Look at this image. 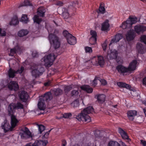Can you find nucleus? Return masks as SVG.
I'll return each instance as SVG.
<instances>
[{
	"label": "nucleus",
	"instance_id": "obj_12",
	"mask_svg": "<svg viewBox=\"0 0 146 146\" xmlns=\"http://www.w3.org/2000/svg\"><path fill=\"white\" fill-rule=\"evenodd\" d=\"M134 30L138 34L143 33L146 31V27L143 25H137L135 26Z\"/></svg>",
	"mask_w": 146,
	"mask_h": 146
},
{
	"label": "nucleus",
	"instance_id": "obj_43",
	"mask_svg": "<svg viewBox=\"0 0 146 146\" xmlns=\"http://www.w3.org/2000/svg\"><path fill=\"white\" fill-rule=\"evenodd\" d=\"M99 10V12L102 14H104L105 13V9L103 5L101 4L100 5Z\"/></svg>",
	"mask_w": 146,
	"mask_h": 146
},
{
	"label": "nucleus",
	"instance_id": "obj_34",
	"mask_svg": "<svg viewBox=\"0 0 146 146\" xmlns=\"http://www.w3.org/2000/svg\"><path fill=\"white\" fill-rule=\"evenodd\" d=\"M29 31L27 30L23 29L19 31L18 33V35L20 37L25 36L28 34Z\"/></svg>",
	"mask_w": 146,
	"mask_h": 146
},
{
	"label": "nucleus",
	"instance_id": "obj_39",
	"mask_svg": "<svg viewBox=\"0 0 146 146\" xmlns=\"http://www.w3.org/2000/svg\"><path fill=\"white\" fill-rule=\"evenodd\" d=\"M108 145V146H121L120 144L116 141H110Z\"/></svg>",
	"mask_w": 146,
	"mask_h": 146
},
{
	"label": "nucleus",
	"instance_id": "obj_50",
	"mask_svg": "<svg viewBox=\"0 0 146 146\" xmlns=\"http://www.w3.org/2000/svg\"><path fill=\"white\" fill-rule=\"evenodd\" d=\"M62 15L64 19H67L69 17V14L68 12H64L62 13Z\"/></svg>",
	"mask_w": 146,
	"mask_h": 146
},
{
	"label": "nucleus",
	"instance_id": "obj_21",
	"mask_svg": "<svg viewBox=\"0 0 146 146\" xmlns=\"http://www.w3.org/2000/svg\"><path fill=\"white\" fill-rule=\"evenodd\" d=\"M137 63V61L136 60H134L130 63L128 67L129 72L133 71L135 70Z\"/></svg>",
	"mask_w": 146,
	"mask_h": 146
},
{
	"label": "nucleus",
	"instance_id": "obj_19",
	"mask_svg": "<svg viewBox=\"0 0 146 146\" xmlns=\"http://www.w3.org/2000/svg\"><path fill=\"white\" fill-rule=\"evenodd\" d=\"M118 132L123 139L128 140H130L129 138L127 133L122 129L119 128L118 129Z\"/></svg>",
	"mask_w": 146,
	"mask_h": 146
},
{
	"label": "nucleus",
	"instance_id": "obj_46",
	"mask_svg": "<svg viewBox=\"0 0 146 146\" xmlns=\"http://www.w3.org/2000/svg\"><path fill=\"white\" fill-rule=\"evenodd\" d=\"M140 39L141 42H143L146 45V35H144L141 36Z\"/></svg>",
	"mask_w": 146,
	"mask_h": 146
},
{
	"label": "nucleus",
	"instance_id": "obj_48",
	"mask_svg": "<svg viewBox=\"0 0 146 146\" xmlns=\"http://www.w3.org/2000/svg\"><path fill=\"white\" fill-rule=\"evenodd\" d=\"M85 50L86 53H91L92 52V48L89 46H86L85 47Z\"/></svg>",
	"mask_w": 146,
	"mask_h": 146
},
{
	"label": "nucleus",
	"instance_id": "obj_49",
	"mask_svg": "<svg viewBox=\"0 0 146 146\" xmlns=\"http://www.w3.org/2000/svg\"><path fill=\"white\" fill-rule=\"evenodd\" d=\"M72 88L70 86H68L65 87L64 91L65 93H68L72 89Z\"/></svg>",
	"mask_w": 146,
	"mask_h": 146
},
{
	"label": "nucleus",
	"instance_id": "obj_51",
	"mask_svg": "<svg viewBox=\"0 0 146 146\" xmlns=\"http://www.w3.org/2000/svg\"><path fill=\"white\" fill-rule=\"evenodd\" d=\"M24 70V68L23 66H21L20 68L18 69L16 71V74H21L22 73Z\"/></svg>",
	"mask_w": 146,
	"mask_h": 146
},
{
	"label": "nucleus",
	"instance_id": "obj_37",
	"mask_svg": "<svg viewBox=\"0 0 146 146\" xmlns=\"http://www.w3.org/2000/svg\"><path fill=\"white\" fill-rule=\"evenodd\" d=\"M19 23V21L17 16L14 17L11 19L10 22V24L14 25H17Z\"/></svg>",
	"mask_w": 146,
	"mask_h": 146
},
{
	"label": "nucleus",
	"instance_id": "obj_41",
	"mask_svg": "<svg viewBox=\"0 0 146 146\" xmlns=\"http://www.w3.org/2000/svg\"><path fill=\"white\" fill-rule=\"evenodd\" d=\"M21 21L25 23L28 22L29 20L27 18V16L26 15H23L21 17Z\"/></svg>",
	"mask_w": 146,
	"mask_h": 146
},
{
	"label": "nucleus",
	"instance_id": "obj_56",
	"mask_svg": "<svg viewBox=\"0 0 146 146\" xmlns=\"http://www.w3.org/2000/svg\"><path fill=\"white\" fill-rule=\"evenodd\" d=\"M121 27L123 29H126L127 28H128V27H129V26L127 24H125L124 23V22L122 23L121 25Z\"/></svg>",
	"mask_w": 146,
	"mask_h": 146
},
{
	"label": "nucleus",
	"instance_id": "obj_2",
	"mask_svg": "<svg viewBox=\"0 0 146 146\" xmlns=\"http://www.w3.org/2000/svg\"><path fill=\"white\" fill-rule=\"evenodd\" d=\"M49 33L48 39L51 45H52L55 49L59 47L60 46V43L58 40V37L55 35L50 34L48 30Z\"/></svg>",
	"mask_w": 146,
	"mask_h": 146
},
{
	"label": "nucleus",
	"instance_id": "obj_22",
	"mask_svg": "<svg viewBox=\"0 0 146 146\" xmlns=\"http://www.w3.org/2000/svg\"><path fill=\"white\" fill-rule=\"evenodd\" d=\"M42 97V98H41V99L43 101H45L46 102H47L48 100L51 99L52 98L51 93L50 92L45 93Z\"/></svg>",
	"mask_w": 146,
	"mask_h": 146
},
{
	"label": "nucleus",
	"instance_id": "obj_15",
	"mask_svg": "<svg viewBox=\"0 0 146 146\" xmlns=\"http://www.w3.org/2000/svg\"><path fill=\"white\" fill-rule=\"evenodd\" d=\"M137 112L135 110H131L127 111V117L129 119L132 121L134 119L136 115Z\"/></svg>",
	"mask_w": 146,
	"mask_h": 146
},
{
	"label": "nucleus",
	"instance_id": "obj_59",
	"mask_svg": "<svg viewBox=\"0 0 146 146\" xmlns=\"http://www.w3.org/2000/svg\"><path fill=\"white\" fill-rule=\"evenodd\" d=\"M102 45L103 50L105 51L107 47V45L106 43V42H104V43L102 44Z\"/></svg>",
	"mask_w": 146,
	"mask_h": 146
},
{
	"label": "nucleus",
	"instance_id": "obj_14",
	"mask_svg": "<svg viewBox=\"0 0 146 146\" xmlns=\"http://www.w3.org/2000/svg\"><path fill=\"white\" fill-rule=\"evenodd\" d=\"M122 38L123 36L121 34H120L119 33L117 34L111 40L109 45L110 46L113 43L118 42Z\"/></svg>",
	"mask_w": 146,
	"mask_h": 146
},
{
	"label": "nucleus",
	"instance_id": "obj_54",
	"mask_svg": "<svg viewBox=\"0 0 146 146\" xmlns=\"http://www.w3.org/2000/svg\"><path fill=\"white\" fill-rule=\"evenodd\" d=\"M6 35V32L4 30H2L0 28V36H5Z\"/></svg>",
	"mask_w": 146,
	"mask_h": 146
},
{
	"label": "nucleus",
	"instance_id": "obj_35",
	"mask_svg": "<svg viewBox=\"0 0 146 146\" xmlns=\"http://www.w3.org/2000/svg\"><path fill=\"white\" fill-rule=\"evenodd\" d=\"M20 48L19 47L17 46L11 49L10 53L9 54V56H13L18 50H19Z\"/></svg>",
	"mask_w": 146,
	"mask_h": 146
},
{
	"label": "nucleus",
	"instance_id": "obj_8",
	"mask_svg": "<svg viewBox=\"0 0 146 146\" xmlns=\"http://www.w3.org/2000/svg\"><path fill=\"white\" fill-rule=\"evenodd\" d=\"M128 67H126L122 64L118 65L116 67V69L121 74H124L129 72Z\"/></svg>",
	"mask_w": 146,
	"mask_h": 146
},
{
	"label": "nucleus",
	"instance_id": "obj_17",
	"mask_svg": "<svg viewBox=\"0 0 146 146\" xmlns=\"http://www.w3.org/2000/svg\"><path fill=\"white\" fill-rule=\"evenodd\" d=\"M48 143L47 140H36L33 143V146H46Z\"/></svg>",
	"mask_w": 146,
	"mask_h": 146
},
{
	"label": "nucleus",
	"instance_id": "obj_11",
	"mask_svg": "<svg viewBox=\"0 0 146 146\" xmlns=\"http://www.w3.org/2000/svg\"><path fill=\"white\" fill-rule=\"evenodd\" d=\"M1 127L2 129L4 130L5 133L7 132L8 131H12L13 128L11 126H10L9 123L8 122L7 120H5L2 123Z\"/></svg>",
	"mask_w": 146,
	"mask_h": 146
},
{
	"label": "nucleus",
	"instance_id": "obj_7",
	"mask_svg": "<svg viewBox=\"0 0 146 146\" xmlns=\"http://www.w3.org/2000/svg\"><path fill=\"white\" fill-rule=\"evenodd\" d=\"M19 134L21 138L25 139L32 137L31 133L28 128L26 127L20 130Z\"/></svg>",
	"mask_w": 146,
	"mask_h": 146
},
{
	"label": "nucleus",
	"instance_id": "obj_45",
	"mask_svg": "<svg viewBox=\"0 0 146 146\" xmlns=\"http://www.w3.org/2000/svg\"><path fill=\"white\" fill-rule=\"evenodd\" d=\"M63 34L64 36L65 37L66 40L68 39V38L70 37V35H72L66 30H65L63 31Z\"/></svg>",
	"mask_w": 146,
	"mask_h": 146
},
{
	"label": "nucleus",
	"instance_id": "obj_52",
	"mask_svg": "<svg viewBox=\"0 0 146 146\" xmlns=\"http://www.w3.org/2000/svg\"><path fill=\"white\" fill-rule=\"evenodd\" d=\"M72 114L70 113H64L63 115V117L65 118H68L71 116Z\"/></svg>",
	"mask_w": 146,
	"mask_h": 146
},
{
	"label": "nucleus",
	"instance_id": "obj_63",
	"mask_svg": "<svg viewBox=\"0 0 146 146\" xmlns=\"http://www.w3.org/2000/svg\"><path fill=\"white\" fill-rule=\"evenodd\" d=\"M101 82L102 84L104 85H106L107 84V82L104 79L102 80L101 81Z\"/></svg>",
	"mask_w": 146,
	"mask_h": 146
},
{
	"label": "nucleus",
	"instance_id": "obj_29",
	"mask_svg": "<svg viewBox=\"0 0 146 146\" xmlns=\"http://www.w3.org/2000/svg\"><path fill=\"white\" fill-rule=\"evenodd\" d=\"M136 47L139 53L141 54L144 53V47L143 44L138 43L137 44Z\"/></svg>",
	"mask_w": 146,
	"mask_h": 146
},
{
	"label": "nucleus",
	"instance_id": "obj_44",
	"mask_svg": "<svg viewBox=\"0 0 146 146\" xmlns=\"http://www.w3.org/2000/svg\"><path fill=\"white\" fill-rule=\"evenodd\" d=\"M129 19H130L132 25L136 23L137 21V18L136 17H129Z\"/></svg>",
	"mask_w": 146,
	"mask_h": 146
},
{
	"label": "nucleus",
	"instance_id": "obj_60",
	"mask_svg": "<svg viewBox=\"0 0 146 146\" xmlns=\"http://www.w3.org/2000/svg\"><path fill=\"white\" fill-rule=\"evenodd\" d=\"M51 83V81L50 80H48L44 84L45 86H48L50 85Z\"/></svg>",
	"mask_w": 146,
	"mask_h": 146
},
{
	"label": "nucleus",
	"instance_id": "obj_53",
	"mask_svg": "<svg viewBox=\"0 0 146 146\" xmlns=\"http://www.w3.org/2000/svg\"><path fill=\"white\" fill-rule=\"evenodd\" d=\"M124 23L127 24L129 27H132V24L130 19L127 20L126 21L124 22Z\"/></svg>",
	"mask_w": 146,
	"mask_h": 146
},
{
	"label": "nucleus",
	"instance_id": "obj_31",
	"mask_svg": "<svg viewBox=\"0 0 146 146\" xmlns=\"http://www.w3.org/2000/svg\"><path fill=\"white\" fill-rule=\"evenodd\" d=\"M82 90L86 91L87 93H91L92 92L93 89L92 88L90 87L89 86L87 85H84L81 87Z\"/></svg>",
	"mask_w": 146,
	"mask_h": 146
},
{
	"label": "nucleus",
	"instance_id": "obj_10",
	"mask_svg": "<svg viewBox=\"0 0 146 146\" xmlns=\"http://www.w3.org/2000/svg\"><path fill=\"white\" fill-rule=\"evenodd\" d=\"M14 113L10 114L8 112V115L11 116V127L13 129L17 125L19 122V121L17 119L16 116L14 114Z\"/></svg>",
	"mask_w": 146,
	"mask_h": 146
},
{
	"label": "nucleus",
	"instance_id": "obj_24",
	"mask_svg": "<svg viewBox=\"0 0 146 146\" xmlns=\"http://www.w3.org/2000/svg\"><path fill=\"white\" fill-rule=\"evenodd\" d=\"M70 37L66 40L68 44L70 45H74L77 42L76 38L72 35H70Z\"/></svg>",
	"mask_w": 146,
	"mask_h": 146
},
{
	"label": "nucleus",
	"instance_id": "obj_64",
	"mask_svg": "<svg viewBox=\"0 0 146 146\" xmlns=\"http://www.w3.org/2000/svg\"><path fill=\"white\" fill-rule=\"evenodd\" d=\"M66 141L65 140H63L62 141V146H66Z\"/></svg>",
	"mask_w": 146,
	"mask_h": 146
},
{
	"label": "nucleus",
	"instance_id": "obj_38",
	"mask_svg": "<svg viewBox=\"0 0 146 146\" xmlns=\"http://www.w3.org/2000/svg\"><path fill=\"white\" fill-rule=\"evenodd\" d=\"M32 6L31 3L29 0H25L24 2L21 4L19 6V7H21L23 6Z\"/></svg>",
	"mask_w": 146,
	"mask_h": 146
},
{
	"label": "nucleus",
	"instance_id": "obj_1",
	"mask_svg": "<svg viewBox=\"0 0 146 146\" xmlns=\"http://www.w3.org/2000/svg\"><path fill=\"white\" fill-rule=\"evenodd\" d=\"M94 112V109L92 106H90L84 109L81 112L76 116V118L79 121L89 122L91 121V118L88 115Z\"/></svg>",
	"mask_w": 146,
	"mask_h": 146
},
{
	"label": "nucleus",
	"instance_id": "obj_9",
	"mask_svg": "<svg viewBox=\"0 0 146 146\" xmlns=\"http://www.w3.org/2000/svg\"><path fill=\"white\" fill-rule=\"evenodd\" d=\"M19 96L20 100L24 102H25L27 100L29 96L27 93L24 91H20L19 92Z\"/></svg>",
	"mask_w": 146,
	"mask_h": 146
},
{
	"label": "nucleus",
	"instance_id": "obj_25",
	"mask_svg": "<svg viewBox=\"0 0 146 146\" xmlns=\"http://www.w3.org/2000/svg\"><path fill=\"white\" fill-rule=\"evenodd\" d=\"M96 62V64L97 65H99L101 66H103L104 64V60L103 57L102 56H98Z\"/></svg>",
	"mask_w": 146,
	"mask_h": 146
},
{
	"label": "nucleus",
	"instance_id": "obj_55",
	"mask_svg": "<svg viewBox=\"0 0 146 146\" xmlns=\"http://www.w3.org/2000/svg\"><path fill=\"white\" fill-rule=\"evenodd\" d=\"M32 54L33 58L37 57L38 56V53L36 51L33 52Z\"/></svg>",
	"mask_w": 146,
	"mask_h": 146
},
{
	"label": "nucleus",
	"instance_id": "obj_42",
	"mask_svg": "<svg viewBox=\"0 0 146 146\" xmlns=\"http://www.w3.org/2000/svg\"><path fill=\"white\" fill-rule=\"evenodd\" d=\"M79 93L78 90H73L71 92V95L72 97H76L78 96Z\"/></svg>",
	"mask_w": 146,
	"mask_h": 146
},
{
	"label": "nucleus",
	"instance_id": "obj_32",
	"mask_svg": "<svg viewBox=\"0 0 146 146\" xmlns=\"http://www.w3.org/2000/svg\"><path fill=\"white\" fill-rule=\"evenodd\" d=\"M110 27V25L108 21H106L102 25L101 29L102 31H106L108 30Z\"/></svg>",
	"mask_w": 146,
	"mask_h": 146
},
{
	"label": "nucleus",
	"instance_id": "obj_61",
	"mask_svg": "<svg viewBox=\"0 0 146 146\" xmlns=\"http://www.w3.org/2000/svg\"><path fill=\"white\" fill-rule=\"evenodd\" d=\"M51 130L48 131L47 132H46L44 135L43 136V137H44L46 138H48L49 134L50 131Z\"/></svg>",
	"mask_w": 146,
	"mask_h": 146
},
{
	"label": "nucleus",
	"instance_id": "obj_5",
	"mask_svg": "<svg viewBox=\"0 0 146 146\" xmlns=\"http://www.w3.org/2000/svg\"><path fill=\"white\" fill-rule=\"evenodd\" d=\"M23 108V105L19 102L16 104L11 103L10 104L8 108V112L10 114L14 113L17 109H22Z\"/></svg>",
	"mask_w": 146,
	"mask_h": 146
},
{
	"label": "nucleus",
	"instance_id": "obj_27",
	"mask_svg": "<svg viewBox=\"0 0 146 146\" xmlns=\"http://www.w3.org/2000/svg\"><path fill=\"white\" fill-rule=\"evenodd\" d=\"M117 86L120 88H124L127 89H130L131 88L130 85L123 82H117Z\"/></svg>",
	"mask_w": 146,
	"mask_h": 146
},
{
	"label": "nucleus",
	"instance_id": "obj_4",
	"mask_svg": "<svg viewBox=\"0 0 146 146\" xmlns=\"http://www.w3.org/2000/svg\"><path fill=\"white\" fill-rule=\"evenodd\" d=\"M34 68L32 71V74L35 78L41 75L45 71L44 68L40 65L36 64Z\"/></svg>",
	"mask_w": 146,
	"mask_h": 146
},
{
	"label": "nucleus",
	"instance_id": "obj_58",
	"mask_svg": "<svg viewBox=\"0 0 146 146\" xmlns=\"http://www.w3.org/2000/svg\"><path fill=\"white\" fill-rule=\"evenodd\" d=\"M92 84V85L94 86H95L97 85V83L96 77H95L94 80H93Z\"/></svg>",
	"mask_w": 146,
	"mask_h": 146
},
{
	"label": "nucleus",
	"instance_id": "obj_33",
	"mask_svg": "<svg viewBox=\"0 0 146 146\" xmlns=\"http://www.w3.org/2000/svg\"><path fill=\"white\" fill-rule=\"evenodd\" d=\"M63 93V90L59 88L55 89L53 90V93L55 96H59L62 94Z\"/></svg>",
	"mask_w": 146,
	"mask_h": 146
},
{
	"label": "nucleus",
	"instance_id": "obj_28",
	"mask_svg": "<svg viewBox=\"0 0 146 146\" xmlns=\"http://www.w3.org/2000/svg\"><path fill=\"white\" fill-rule=\"evenodd\" d=\"M117 51L115 50H110V54L108 53V56L110 57V59H116L117 56Z\"/></svg>",
	"mask_w": 146,
	"mask_h": 146
},
{
	"label": "nucleus",
	"instance_id": "obj_16",
	"mask_svg": "<svg viewBox=\"0 0 146 146\" xmlns=\"http://www.w3.org/2000/svg\"><path fill=\"white\" fill-rule=\"evenodd\" d=\"M8 87L11 90L17 91L19 89L18 84L15 81H11L8 86Z\"/></svg>",
	"mask_w": 146,
	"mask_h": 146
},
{
	"label": "nucleus",
	"instance_id": "obj_6",
	"mask_svg": "<svg viewBox=\"0 0 146 146\" xmlns=\"http://www.w3.org/2000/svg\"><path fill=\"white\" fill-rule=\"evenodd\" d=\"M54 59V57L50 54L44 56L41 59V61L42 62H44L45 66L50 67L52 64Z\"/></svg>",
	"mask_w": 146,
	"mask_h": 146
},
{
	"label": "nucleus",
	"instance_id": "obj_40",
	"mask_svg": "<svg viewBox=\"0 0 146 146\" xmlns=\"http://www.w3.org/2000/svg\"><path fill=\"white\" fill-rule=\"evenodd\" d=\"M71 104V106L74 107H78L79 105V101L78 100L76 99Z\"/></svg>",
	"mask_w": 146,
	"mask_h": 146
},
{
	"label": "nucleus",
	"instance_id": "obj_30",
	"mask_svg": "<svg viewBox=\"0 0 146 146\" xmlns=\"http://www.w3.org/2000/svg\"><path fill=\"white\" fill-rule=\"evenodd\" d=\"M39 100L38 104V108L40 110H44L45 109L44 101L41 100V98H40Z\"/></svg>",
	"mask_w": 146,
	"mask_h": 146
},
{
	"label": "nucleus",
	"instance_id": "obj_47",
	"mask_svg": "<svg viewBox=\"0 0 146 146\" xmlns=\"http://www.w3.org/2000/svg\"><path fill=\"white\" fill-rule=\"evenodd\" d=\"M45 129V127L44 126L40 125H38V129L40 133H41Z\"/></svg>",
	"mask_w": 146,
	"mask_h": 146
},
{
	"label": "nucleus",
	"instance_id": "obj_57",
	"mask_svg": "<svg viewBox=\"0 0 146 146\" xmlns=\"http://www.w3.org/2000/svg\"><path fill=\"white\" fill-rule=\"evenodd\" d=\"M55 4L57 5L61 6L64 5V3L61 1H58L56 2Z\"/></svg>",
	"mask_w": 146,
	"mask_h": 146
},
{
	"label": "nucleus",
	"instance_id": "obj_18",
	"mask_svg": "<svg viewBox=\"0 0 146 146\" xmlns=\"http://www.w3.org/2000/svg\"><path fill=\"white\" fill-rule=\"evenodd\" d=\"M118 132L123 139L128 140H130L129 138L127 133L122 129L119 128L118 129Z\"/></svg>",
	"mask_w": 146,
	"mask_h": 146
},
{
	"label": "nucleus",
	"instance_id": "obj_26",
	"mask_svg": "<svg viewBox=\"0 0 146 146\" xmlns=\"http://www.w3.org/2000/svg\"><path fill=\"white\" fill-rule=\"evenodd\" d=\"M90 34L92 35V37L90 39V42L91 40L93 41V44L96 43L97 41V33L96 31L91 30L90 31Z\"/></svg>",
	"mask_w": 146,
	"mask_h": 146
},
{
	"label": "nucleus",
	"instance_id": "obj_62",
	"mask_svg": "<svg viewBox=\"0 0 146 146\" xmlns=\"http://www.w3.org/2000/svg\"><path fill=\"white\" fill-rule=\"evenodd\" d=\"M141 144H142L143 146H146V141L141 140H140Z\"/></svg>",
	"mask_w": 146,
	"mask_h": 146
},
{
	"label": "nucleus",
	"instance_id": "obj_36",
	"mask_svg": "<svg viewBox=\"0 0 146 146\" xmlns=\"http://www.w3.org/2000/svg\"><path fill=\"white\" fill-rule=\"evenodd\" d=\"M16 74V71L11 68L9 69L8 71V76L10 78H13Z\"/></svg>",
	"mask_w": 146,
	"mask_h": 146
},
{
	"label": "nucleus",
	"instance_id": "obj_13",
	"mask_svg": "<svg viewBox=\"0 0 146 146\" xmlns=\"http://www.w3.org/2000/svg\"><path fill=\"white\" fill-rule=\"evenodd\" d=\"M127 40L130 41L134 39L135 37V33L133 30H130L128 31L126 35Z\"/></svg>",
	"mask_w": 146,
	"mask_h": 146
},
{
	"label": "nucleus",
	"instance_id": "obj_20",
	"mask_svg": "<svg viewBox=\"0 0 146 146\" xmlns=\"http://www.w3.org/2000/svg\"><path fill=\"white\" fill-rule=\"evenodd\" d=\"M118 132L123 139L128 140H130L129 138L127 133L122 129L119 128L118 129Z\"/></svg>",
	"mask_w": 146,
	"mask_h": 146
},
{
	"label": "nucleus",
	"instance_id": "obj_3",
	"mask_svg": "<svg viewBox=\"0 0 146 146\" xmlns=\"http://www.w3.org/2000/svg\"><path fill=\"white\" fill-rule=\"evenodd\" d=\"M46 12L45 8L43 7H40L38 8L37 13L38 15H35L33 18V20L34 23L39 24L42 21L41 18H39L38 16L40 17H43Z\"/></svg>",
	"mask_w": 146,
	"mask_h": 146
},
{
	"label": "nucleus",
	"instance_id": "obj_23",
	"mask_svg": "<svg viewBox=\"0 0 146 146\" xmlns=\"http://www.w3.org/2000/svg\"><path fill=\"white\" fill-rule=\"evenodd\" d=\"M95 97L97 99L98 102L100 103H102L104 102L106 99V96L103 94L96 95Z\"/></svg>",
	"mask_w": 146,
	"mask_h": 146
}]
</instances>
